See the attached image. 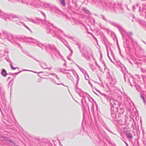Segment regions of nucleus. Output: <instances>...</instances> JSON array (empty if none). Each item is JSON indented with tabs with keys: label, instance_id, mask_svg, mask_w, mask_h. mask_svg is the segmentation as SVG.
I'll list each match as a JSON object with an SVG mask.
<instances>
[{
	"label": "nucleus",
	"instance_id": "f257e3e1",
	"mask_svg": "<svg viewBox=\"0 0 146 146\" xmlns=\"http://www.w3.org/2000/svg\"><path fill=\"white\" fill-rule=\"evenodd\" d=\"M93 0V3L96 4L98 3L100 6L102 5L104 10L110 11L113 10L116 12L123 10L122 5L121 4H116L113 1L109 0Z\"/></svg>",
	"mask_w": 146,
	"mask_h": 146
},
{
	"label": "nucleus",
	"instance_id": "f03ea898",
	"mask_svg": "<svg viewBox=\"0 0 146 146\" xmlns=\"http://www.w3.org/2000/svg\"><path fill=\"white\" fill-rule=\"evenodd\" d=\"M52 28L53 29H51V30L47 28L46 29V33L47 34H51L53 36L58 38L68 48L69 50L70 51L71 53L70 55V56H71L73 52L72 50L71 49L67 41H65L64 42L62 40V37L60 36L59 34V33H60V34H61V33H63V32L62 31L56 28L54 26Z\"/></svg>",
	"mask_w": 146,
	"mask_h": 146
},
{
	"label": "nucleus",
	"instance_id": "7ed1b4c3",
	"mask_svg": "<svg viewBox=\"0 0 146 146\" xmlns=\"http://www.w3.org/2000/svg\"><path fill=\"white\" fill-rule=\"evenodd\" d=\"M27 42L29 43H34L42 49L44 48L47 51H48L50 49L57 52L59 55H60L59 52L57 50L56 48L53 45L49 44H45L39 42L38 41L34 38L31 37H28L26 38Z\"/></svg>",
	"mask_w": 146,
	"mask_h": 146
},
{
	"label": "nucleus",
	"instance_id": "20e7f679",
	"mask_svg": "<svg viewBox=\"0 0 146 146\" xmlns=\"http://www.w3.org/2000/svg\"><path fill=\"white\" fill-rule=\"evenodd\" d=\"M102 95H104L107 97V101L109 102L111 106V116L113 118H115L116 117V115L118 113V103L117 102L114 100L113 99L108 98V96L104 94H102Z\"/></svg>",
	"mask_w": 146,
	"mask_h": 146
},
{
	"label": "nucleus",
	"instance_id": "39448f33",
	"mask_svg": "<svg viewBox=\"0 0 146 146\" xmlns=\"http://www.w3.org/2000/svg\"><path fill=\"white\" fill-rule=\"evenodd\" d=\"M27 5L35 7H39L43 6L45 8L50 7V5L48 3L42 2L40 0H26Z\"/></svg>",
	"mask_w": 146,
	"mask_h": 146
},
{
	"label": "nucleus",
	"instance_id": "423d86ee",
	"mask_svg": "<svg viewBox=\"0 0 146 146\" xmlns=\"http://www.w3.org/2000/svg\"><path fill=\"white\" fill-rule=\"evenodd\" d=\"M26 18L27 19V21H30L36 24H39L40 23L44 24L46 26V29L48 28L50 30L53 27V25L52 24L50 23L48 21H42V20L38 18H35V19H29L27 17Z\"/></svg>",
	"mask_w": 146,
	"mask_h": 146
},
{
	"label": "nucleus",
	"instance_id": "0eeeda50",
	"mask_svg": "<svg viewBox=\"0 0 146 146\" xmlns=\"http://www.w3.org/2000/svg\"><path fill=\"white\" fill-rule=\"evenodd\" d=\"M0 16L2 18L4 19L6 21L9 20H11L10 17L13 18H17L19 19L20 18V17L14 14H11L10 15L3 12L0 10Z\"/></svg>",
	"mask_w": 146,
	"mask_h": 146
},
{
	"label": "nucleus",
	"instance_id": "6e6552de",
	"mask_svg": "<svg viewBox=\"0 0 146 146\" xmlns=\"http://www.w3.org/2000/svg\"><path fill=\"white\" fill-rule=\"evenodd\" d=\"M110 23L111 25L117 27L118 29L123 36H124L125 35L127 34L126 31L119 24L114 22H111Z\"/></svg>",
	"mask_w": 146,
	"mask_h": 146
},
{
	"label": "nucleus",
	"instance_id": "1a4fd4ad",
	"mask_svg": "<svg viewBox=\"0 0 146 146\" xmlns=\"http://www.w3.org/2000/svg\"><path fill=\"white\" fill-rule=\"evenodd\" d=\"M63 70L64 71H63V70H62V69H61L60 70V71L63 74H66V75L67 74L70 75V72L72 71L71 70H66L64 68Z\"/></svg>",
	"mask_w": 146,
	"mask_h": 146
},
{
	"label": "nucleus",
	"instance_id": "9d476101",
	"mask_svg": "<svg viewBox=\"0 0 146 146\" xmlns=\"http://www.w3.org/2000/svg\"><path fill=\"white\" fill-rule=\"evenodd\" d=\"M47 78L48 80H50L52 82H53V83H54L55 84H56L57 85H63L64 86H66V87H67L68 88V91H69L68 87V86H65L64 84H62V83L61 84H59V83H56V81L54 79L52 78H50V77H48V78Z\"/></svg>",
	"mask_w": 146,
	"mask_h": 146
},
{
	"label": "nucleus",
	"instance_id": "9b49d317",
	"mask_svg": "<svg viewBox=\"0 0 146 146\" xmlns=\"http://www.w3.org/2000/svg\"><path fill=\"white\" fill-rule=\"evenodd\" d=\"M76 91L80 97H82L83 98H84V96L82 95V94L83 93V92L81 89L77 88L76 89Z\"/></svg>",
	"mask_w": 146,
	"mask_h": 146
},
{
	"label": "nucleus",
	"instance_id": "f8f14e48",
	"mask_svg": "<svg viewBox=\"0 0 146 146\" xmlns=\"http://www.w3.org/2000/svg\"><path fill=\"white\" fill-rule=\"evenodd\" d=\"M82 55L87 60H90V57L88 55V52H87V55L86 56V54H84L83 52H81Z\"/></svg>",
	"mask_w": 146,
	"mask_h": 146
},
{
	"label": "nucleus",
	"instance_id": "ddd939ff",
	"mask_svg": "<svg viewBox=\"0 0 146 146\" xmlns=\"http://www.w3.org/2000/svg\"><path fill=\"white\" fill-rule=\"evenodd\" d=\"M80 70L83 73L84 76H85V75L86 74L88 76V77L89 78V75L88 73L86 72V71L82 67V68H80Z\"/></svg>",
	"mask_w": 146,
	"mask_h": 146
},
{
	"label": "nucleus",
	"instance_id": "4468645a",
	"mask_svg": "<svg viewBox=\"0 0 146 146\" xmlns=\"http://www.w3.org/2000/svg\"><path fill=\"white\" fill-rule=\"evenodd\" d=\"M125 135L127 138H129L130 139H133L132 134L130 133H125Z\"/></svg>",
	"mask_w": 146,
	"mask_h": 146
},
{
	"label": "nucleus",
	"instance_id": "2eb2a0df",
	"mask_svg": "<svg viewBox=\"0 0 146 146\" xmlns=\"http://www.w3.org/2000/svg\"><path fill=\"white\" fill-rule=\"evenodd\" d=\"M134 86L135 87L136 89L138 91L140 92L141 91V88L140 86L136 85L135 83Z\"/></svg>",
	"mask_w": 146,
	"mask_h": 146
},
{
	"label": "nucleus",
	"instance_id": "dca6fc26",
	"mask_svg": "<svg viewBox=\"0 0 146 146\" xmlns=\"http://www.w3.org/2000/svg\"><path fill=\"white\" fill-rule=\"evenodd\" d=\"M1 75L4 77H6L7 75L6 71L4 69H3L1 72Z\"/></svg>",
	"mask_w": 146,
	"mask_h": 146
},
{
	"label": "nucleus",
	"instance_id": "f3484780",
	"mask_svg": "<svg viewBox=\"0 0 146 146\" xmlns=\"http://www.w3.org/2000/svg\"><path fill=\"white\" fill-rule=\"evenodd\" d=\"M75 75L76 76V78L77 79L76 81V86H77V85L78 84V82H79V77L78 74H77L76 73Z\"/></svg>",
	"mask_w": 146,
	"mask_h": 146
},
{
	"label": "nucleus",
	"instance_id": "a211bd4d",
	"mask_svg": "<svg viewBox=\"0 0 146 146\" xmlns=\"http://www.w3.org/2000/svg\"><path fill=\"white\" fill-rule=\"evenodd\" d=\"M59 1L60 4L63 6H65V1L64 0H59Z\"/></svg>",
	"mask_w": 146,
	"mask_h": 146
},
{
	"label": "nucleus",
	"instance_id": "6ab92c4d",
	"mask_svg": "<svg viewBox=\"0 0 146 146\" xmlns=\"http://www.w3.org/2000/svg\"><path fill=\"white\" fill-rule=\"evenodd\" d=\"M40 66H41L44 69H47L48 68H45L44 66H47V64L45 63H42L40 64Z\"/></svg>",
	"mask_w": 146,
	"mask_h": 146
},
{
	"label": "nucleus",
	"instance_id": "aec40b11",
	"mask_svg": "<svg viewBox=\"0 0 146 146\" xmlns=\"http://www.w3.org/2000/svg\"><path fill=\"white\" fill-rule=\"evenodd\" d=\"M82 10L87 13L89 14V13H90V12L88 10H87V9L86 8H83Z\"/></svg>",
	"mask_w": 146,
	"mask_h": 146
},
{
	"label": "nucleus",
	"instance_id": "412c9836",
	"mask_svg": "<svg viewBox=\"0 0 146 146\" xmlns=\"http://www.w3.org/2000/svg\"><path fill=\"white\" fill-rule=\"evenodd\" d=\"M76 46H77L78 47V48L79 49L80 51V52L81 53L82 52V50L80 49V45L79 43H76Z\"/></svg>",
	"mask_w": 146,
	"mask_h": 146
},
{
	"label": "nucleus",
	"instance_id": "4be33fe9",
	"mask_svg": "<svg viewBox=\"0 0 146 146\" xmlns=\"http://www.w3.org/2000/svg\"><path fill=\"white\" fill-rule=\"evenodd\" d=\"M118 113H119L120 114H123L124 111L123 108H120L118 110Z\"/></svg>",
	"mask_w": 146,
	"mask_h": 146
},
{
	"label": "nucleus",
	"instance_id": "5701e85b",
	"mask_svg": "<svg viewBox=\"0 0 146 146\" xmlns=\"http://www.w3.org/2000/svg\"><path fill=\"white\" fill-rule=\"evenodd\" d=\"M12 62H11V61L10 63V66L11 67V68L12 70H15V69H16L17 68H18V69H19V68H18V67H17V68H14V67L13 66H12Z\"/></svg>",
	"mask_w": 146,
	"mask_h": 146
},
{
	"label": "nucleus",
	"instance_id": "b1692460",
	"mask_svg": "<svg viewBox=\"0 0 146 146\" xmlns=\"http://www.w3.org/2000/svg\"><path fill=\"white\" fill-rule=\"evenodd\" d=\"M19 23H21L22 24H23V25L27 28V29H28L30 32H32V31L27 26H26L25 24L23 22H19Z\"/></svg>",
	"mask_w": 146,
	"mask_h": 146
},
{
	"label": "nucleus",
	"instance_id": "393cba45",
	"mask_svg": "<svg viewBox=\"0 0 146 146\" xmlns=\"http://www.w3.org/2000/svg\"><path fill=\"white\" fill-rule=\"evenodd\" d=\"M142 100H143V102L145 104V100L144 98V96H143V95L142 94H141L140 96Z\"/></svg>",
	"mask_w": 146,
	"mask_h": 146
},
{
	"label": "nucleus",
	"instance_id": "a878e982",
	"mask_svg": "<svg viewBox=\"0 0 146 146\" xmlns=\"http://www.w3.org/2000/svg\"><path fill=\"white\" fill-rule=\"evenodd\" d=\"M50 74L52 75L54 77L55 76L58 80H60L59 78L55 74L50 73Z\"/></svg>",
	"mask_w": 146,
	"mask_h": 146
},
{
	"label": "nucleus",
	"instance_id": "bb28decb",
	"mask_svg": "<svg viewBox=\"0 0 146 146\" xmlns=\"http://www.w3.org/2000/svg\"><path fill=\"white\" fill-rule=\"evenodd\" d=\"M67 78L69 79H71L72 78V76L71 75V74H70V75L69 74H67Z\"/></svg>",
	"mask_w": 146,
	"mask_h": 146
},
{
	"label": "nucleus",
	"instance_id": "cd10ccee",
	"mask_svg": "<svg viewBox=\"0 0 146 146\" xmlns=\"http://www.w3.org/2000/svg\"><path fill=\"white\" fill-rule=\"evenodd\" d=\"M91 35H92L93 38L96 40V42H97V43L98 44V41L97 38L94 36V35L93 34H92V33H91Z\"/></svg>",
	"mask_w": 146,
	"mask_h": 146
},
{
	"label": "nucleus",
	"instance_id": "c85d7f7f",
	"mask_svg": "<svg viewBox=\"0 0 146 146\" xmlns=\"http://www.w3.org/2000/svg\"><path fill=\"white\" fill-rule=\"evenodd\" d=\"M100 61L101 62L103 63L104 64V66L108 70V68H107L106 67V65L105 64L104 62V61L103 60H102L101 58H100Z\"/></svg>",
	"mask_w": 146,
	"mask_h": 146
},
{
	"label": "nucleus",
	"instance_id": "c756f323",
	"mask_svg": "<svg viewBox=\"0 0 146 146\" xmlns=\"http://www.w3.org/2000/svg\"><path fill=\"white\" fill-rule=\"evenodd\" d=\"M64 36H66V37L68 38V39H73V38L72 37L69 36H68L67 35H65V34H64Z\"/></svg>",
	"mask_w": 146,
	"mask_h": 146
},
{
	"label": "nucleus",
	"instance_id": "7c9ffc66",
	"mask_svg": "<svg viewBox=\"0 0 146 146\" xmlns=\"http://www.w3.org/2000/svg\"><path fill=\"white\" fill-rule=\"evenodd\" d=\"M101 17H102V18L104 20L106 21H107V20H106V19L105 17L103 15H101Z\"/></svg>",
	"mask_w": 146,
	"mask_h": 146
},
{
	"label": "nucleus",
	"instance_id": "2f4dec72",
	"mask_svg": "<svg viewBox=\"0 0 146 146\" xmlns=\"http://www.w3.org/2000/svg\"><path fill=\"white\" fill-rule=\"evenodd\" d=\"M9 1L11 2L12 3H15L18 0H8Z\"/></svg>",
	"mask_w": 146,
	"mask_h": 146
},
{
	"label": "nucleus",
	"instance_id": "473e14b6",
	"mask_svg": "<svg viewBox=\"0 0 146 146\" xmlns=\"http://www.w3.org/2000/svg\"><path fill=\"white\" fill-rule=\"evenodd\" d=\"M107 55H108V58H109L110 59V60H111V61L112 62V61L111 60L110 58V56H109V54H108V50H107Z\"/></svg>",
	"mask_w": 146,
	"mask_h": 146
},
{
	"label": "nucleus",
	"instance_id": "72a5a7b5",
	"mask_svg": "<svg viewBox=\"0 0 146 146\" xmlns=\"http://www.w3.org/2000/svg\"><path fill=\"white\" fill-rule=\"evenodd\" d=\"M121 139L122 140V141H123L125 143V144H126V146H129V145H128V144L127 143L126 141H124V140H122V139Z\"/></svg>",
	"mask_w": 146,
	"mask_h": 146
},
{
	"label": "nucleus",
	"instance_id": "f704fd0d",
	"mask_svg": "<svg viewBox=\"0 0 146 146\" xmlns=\"http://www.w3.org/2000/svg\"><path fill=\"white\" fill-rule=\"evenodd\" d=\"M21 71H20L19 72L14 73V74H15L16 75H17L18 74H19L20 73Z\"/></svg>",
	"mask_w": 146,
	"mask_h": 146
},
{
	"label": "nucleus",
	"instance_id": "c9c22d12",
	"mask_svg": "<svg viewBox=\"0 0 146 146\" xmlns=\"http://www.w3.org/2000/svg\"><path fill=\"white\" fill-rule=\"evenodd\" d=\"M23 71H31L30 70H25V69H23Z\"/></svg>",
	"mask_w": 146,
	"mask_h": 146
},
{
	"label": "nucleus",
	"instance_id": "e433bc0d",
	"mask_svg": "<svg viewBox=\"0 0 146 146\" xmlns=\"http://www.w3.org/2000/svg\"><path fill=\"white\" fill-rule=\"evenodd\" d=\"M128 81L130 83L131 86H132V85L131 83L129 82V80H128Z\"/></svg>",
	"mask_w": 146,
	"mask_h": 146
},
{
	"label": "nucleus",
	"instance_id": "4c0bfd02",
	"mask_svg": "<svg viewBox=\"0 0 146 146\" xmlns=\"http://www.w3.org/2000/svg\"><path fill=\"white\" fill-rule=\"evenodd\" d=\"M77 67H78V68L80 69V68H82V67H80L78 65H77Z\"/></svg>",
	"mask_w": 146,
	"mask_h": 146
},
{
	"label": "nucleus",
	"instance_id": "58836bf2",
	"mask_svg": "<svg viewBox=\"0 0 146 146\" xmlns=\"http://www.w3.org/2000/svg\"><path fill=\"white\" fill-rule=\"evenodd\" d=\"M124 80H125V82H126L125 77V76L124 74Z\"/></svg>",
	"mask_w": 146,
	"mask_h": 146
},
{
	"label": "nucleus",
	"instance_id": "ea45409f",
	"mask_svg": "<svg viewBox=\"0 0 146 146\" xmlns=\"http://www.w3.org/2000/svg\"><path fill=\"white\" fill-rule=\"evenodd\" d=\"M132 8H133V10L134 11L135 10V8L134 7V6H133V7H132Z\"/></svg>",
	"mask_w": 146,
	"mask_h": 146
},
{
	"label": "nucleus",
	"instance_id": "a19ab883",
	"mask_svg": "<svg viewBox=\"0 0 146 146\" xmlns=\"http://www.w3.org/2000/svg\"><path fill=\"white\" fill-rule=\"evenodd\" d=\"M21 2H22V3H23V4L25 3L24 2V1H23V0H21Z\"/></svg>",
	"mask_w": 146,
	"mask_h": 146
},
{
	"label": "nucleus",
	"instance_id": "79ce46f5",
	"mask_svg": "<svg viewBox=\"0 0 146 146\" xmlns=\"http://www.w3.org/2000/svg\"><path fill=\"white\" fill-rule=\"evenodd\" d=\"M66 63H64V64H63V65L65 66H66Z\"/></svg>",
	"mask_w": 146,
	"mask_h": 146
},
{
	"label": "nucleus",
	"instance_id": "37998d69",
	"mask_svg": "<svg viewBox=\"0 0 146 146\" xmlns=\"http://www.w3.org/2000/svg\"><path fill=\"white\" fill-rule=\"evenodd\" d=\"M87 52H88L87 51H86L85 52V54H86V56L87 55Z\"/></svg>",
	"mask_w": 146,
	"mask_h": 146
},
{
	"label": "nucleus",
	"instance_id": "c03bdc74",
	"mask_svg": "<svg viewBox=\"0 0 146 146\" xmlns=\"http://www.w3.org/2000/svg\"><path fill=\"white\" fill-rule=\"evenodd\" d=\"M95 63H96V65H97V66L98 65V64H97V62L96 61H95Z\"/></svg>",
	"mask_w": 146,
	"mask_h": 146
},
{
	"label": "nucleus",
	"instance_id": "a18cd8bd",
	"mask_svg": "<svg viewBox=\"0 0 146 146\" xmlns=\"http://www.w3.org/2000/svg\"><path fill=\"white\" fill-rule=\"evenodd\" d=\"M67 58L69 60H70V58H69L68 56L67 57Z\"/></svg>",
	"mask_w": 146,
	"mask_h": 146
},
{
	"label": "nucleus",
	"instance_id": "49530a36",
	"mask_svg": "<svg viewBox=\"0 0 146 146\" xmlns=\"http://www.w3.org/2000/svg\"><path fill=\"white\" fill-rule=\"evenodd\" d=\"M51 68H51V67H50V68H48V70H50V69H51Z\"/></svg>",
	"mask_w": 146,
	"mask_h": 146
},
{
	"label": "nucleus",
	"instance_id": "de8ad7c7",
	"mask_svg": "<svg viewBox=\"0 0 146 146\" xmlns=\"http://www.w3.org/2000/svg\"><path fill=\"white\" fill-rule=\"evenodd\" d=\"M100 56H101V58L102 57V54L101 53L100 54Z\"/></svg>",
	"mask_w": 146,
	"mask_h": 146
},
{
	"label": "nucleus",
	"instance_id": "09e8293b",
	"mask_svg": "<svg viewBox=\"0 0 146 146\" xmlns=\"http://www.w3.org/2000/svg\"><path fill=\"white\" fill-rule=\"evenodd\" d=\"M42 14H43V15L44 16V17H45V14L44 13H43Z\"/></svg>",
	"mask_w": 146,
	"mask_h": 146
},
{
	"label": "nucleus",
	"instance_id": "8fccbe9b",
	"mask_svg": "<svg viewBox=\"0 0 146 146\" xmlns=\"http://www.w3.org/2000/svg\"><path fill=\"white\" fill-rule=\"evenodd\" d=\"M98 66V67L99 68H100V67L98 65V66Z\"/></svg>",
	"mask_w": 146,
	"mask_h": 146
},
{
	"label": "nucleus",
	"instance_id": "3c124183",
	"mask_svg": "<svg viewBox=\"0 0 146 146\" xmlns=\"http://www.w3.org/2000/svg\"><path fill=\"white\" fill-rule=\"evenodd\" d=\"M93 21L94 22V24L95 23V21L94 20H93Z\"/></svg>",
	"mask_w": 146,
	"mask_h": 146
},
{
	"label": "nucleus",
	"instance_id": "603ef678",
	"mask_svg": "<svg viewBox=\"0 0 146 146\" xmlns=\"http://www.w3.org/2000/svg\"><path fill=\"white\" fill-rule=\"evenodd\" d=\"M145 61L146 62V57H145Z\"/></svg>",
	"mask_w": 146,
	"mask_h": 146
},
{
	"label": "nucleus",
	"instance_id": "864d4df0",
	"mask_svg": "<svg viewBox=\"0 0 146 146\" xmlns=\"http://www.w3.org/2000/svg\"><path fill=\"white\" fill-rule=\"evenodd\" d=\"M85 79H86V80H87V79L86 78V76H85Z\"/></svg>",
	"mask_w": 146,
	"mask_h": 146
},
{
	"label": "nucleus",
	"instance_id": "5fc2aeb1",
	"mask_svg": "<svg viewBox=\"0 0 146 146\" xmlns=\"http://www.w3.org/2000/svg\"><path fill=\"white\" fill-rule=\"evenodd\" d=\"M35 60H36V61H37L38 62H39V61L37 60H36V59H35Z\"/></svg>",
	"mask_w": 146,
	"mask_h": 146
},
{
	"label": "nucleus",
	"instance_id": "6e6d98bb",
	"mask_svg": "<svg viewBox=\"0 0 146 146\" xmlns=\"http://www.w3.org/2000/svg\"><path fill=\"white\" fill-rule=\"evenodd\" d=\"M9 141V142H11H11H12V141Z\"/></svg>",
	"mask_w": 146,
	"mask_h": 146
},
{
	"label": "nucleus",
	"instance_id": "4d7b16f0",
	"mask_svg": "<svg viewBox=\"0 0 146 146\" xmlns=\"http://www.w3.org/2000/svg\"><path fill=\"white\" fill-rule=\"evenodd\" d=\"M107 73L109 74V72H107Z\"/></svg>",
	"mask_w": 146,
	"mask_h": 146
},
{
	"label": "nucleus",
	"instance_id": "13d9d810",
	"mask_svg": "<svg viewBox=\"0 0 146 146\" xmlns=\"http://www.w3.org/2000/svg\"><path fill=\"white\" fill-rule=\"evenodd\" d=\"M82 101H81V103H82Z\"/></svg>",
	"mask_w": 146,
	"mask_h": 146
},
{
	"label": "nucleus",
	"instance_id": "bf43d9fd",
	"mask_svg": "<svg viewBox=\"0 0 146 146\" xmlns=\"http://www.w3.org/2000/svg\"><path fill=\"white\" fill-rule=\"evenodd\" d=\"M42 72H38V73H41Z\"/></svg>",
	"mask_w": 146,
	"mask_h": 146
},
{
	"label": "nucleus",
	"instance_id": "052dcab7",
	"mask_svg": "<svg viewBox=\"0 0 146 146\" xmlns=\"http://www.w3.org/2000/svg\"><path fill=\"white\" fill-rule=\"evenodd\" d=\"M143 42H144V43L145 44H146V43H145V42L144 41H143Z\"/></svg>",
	"mask_w": 146,
	"mask_h": 146
},
{
	"label": "nucleus",
	"instance_id": "680f3d73",
	"mask_svg": "<svg viewBox=\"0 0 146 146\" xmlns=\"http://www.w3.org/2000/svg\"><path fill=\"white\" fill-rule=\"evenodd\" d=\"M92 71H94L93 69V68H92Z\"/></svg>",
	"mask_w": 146,
	"mask_h": 146
},
{
	"label": "nucleus",
	"instance_id": "e2e57ef3",
	"mask_svg": "<svg viewBox=\"0 0 146 146\" xmlns=\"http://www.w3.org/2000/svg\"><path fill=\"white\" fill-rule=\"evenodd\" d=\"M89 83L90 84V81H89Z\"/></svg>",
	"mask_w": 146,
	"mask_h": 146
},
{
	"label": "nucleus",
	"instance_id": "0e129e2a",
	"mask_svg": "<svg viewBox=\"0 0 146 146\" xmlns=\"http://www.w3.org/2000/svg\"><path fill=\"white\" fill-rule=\"evenodd\" d=\"M106 49H107V46H106Z\"/></svg>",
	"mask_w": 146,
	"mask_h": 146
},
{
	"label": "nucleus",
	"instance_id": "69168bd1",
	"mask_svg": "<svg viewBox=\"0 0 146 146\" xmlns=\"http://www.w3.org/2000/svg\"><path fill=\"white\" fill-rule=\"evenodd\" d=\"M8 78H10V77H8Z\"/></svg>",
	"mask_w": 146,
	"mask_h": 146
},
{
	"label": "nucleus",
	"instance_id": "338daca9",
	"mask_svg": "<svg viewBox=\"0 0 146 146\" xmlns=\"http://www.w3.org/2000/svg\"><path fill=\"white\" fill-rule=\"evenodd\" d=\"M89 33L90 34H91V33Z\"/></svg>",
	"mask_w": 146,
	"mask_h": 146
},
{
	"label": "nucleus",
	"instance_id": "774afa93",
	"mask_svg": "<svg viewBox=\"0 0 146 146\" xmlns=\"http://www.w3.org/2000/svg\"><path fill=\"white\" fill-rule=\"evenodd\" d=\"M94 60H95V59H94Z\"/></svg>",
	"mask_w": 146,
	"mask_h": 146
}]
</instances>
